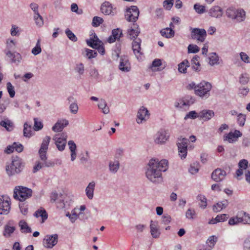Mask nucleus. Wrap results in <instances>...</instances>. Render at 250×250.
I'll return each instance as SVG.
<instances>
[{"instance_id": "b1692460", "label": "nucleus", "mask_w": 250, "mask_h": 250, "mask_svg": "<svg viewBox=\"0 0 250 250\" xmlns=\"http://www.w3.org/2000/svg\"><path fill=\"white\" fill-rule=\"evenodd\" d=\"M122 30L120 28L114 29L112 31L111 35L108 38V42L111 43L114 42L116 40H119L122 37Z\"/></svg>"}, {"instance_id": "ddd939ff", "label": "nucleus", "mask_w": 250, "mask_h": 250, "mask_svg": "<svg viewBox=\"0 0 250 250\" xmlns=\"http://www.w3.org/2000/svg\"><path fill=\"white\" fill-rule=\"evenodd\" d=\"M141 42L142 40L140 38H135L132 42L133 53L138 60L141 59V56L143 55L141 48Z\"/></svg>"}, {"instance_id": "6e6552de", "label": "nucleus", "mask_w": 250, "mask_h": 250, "mask_svg": "<svg viewBox=\"0 0 250 250\" xmlns=\"http://www.w3.org/2000/svg\"><path fill=\"white\" fill-rule=\"evenodd\" d=\"M188 143L189 140L188 139L182 137L178 138L176 145L178 147L179 155L182 159H185L187 155Z\"/></svg>"}, {"instance_id": "20e7f679", "label": "nucleus", "mask_w": 250, "mask_h": 250, "mask_svg": "<svg viewBox=\"0 0 250 250\" xmlns=\"http://www.w3.org/2000/svg\"><path fill=\"white\" fill-rule=\"evenodd\" d=\"M211 88L212 85L210 83L202 81L197 84L195 94L202 99H207L210 96Z\"/></svg>"}, {"instance_id": "e433bc0d", "label": "nucleus", "mask_w": 250, "mask_h": 250, "mask_svg": "<svg viewBox=\"0 0 250 250\" xmlns=\"http://www.w3.org/2000/svg\"><path fill=\"white\" fill-rule=\"evenodd\" d=\"M199 59V57L196 55L191 60V67L194 70L197 72L201 70Z\"/></svg>"}, {"instance_id": "5701e85b", "label": "nucleus", "mask_w": 250, "mask_h": 250, "mask_svg": "<svg viewBox=\"0 0 250 250\" xmlns=\"http://www.w3.org/2000/svg\"><path fill=\"white\" fill-rule=\"evenodd\" d=\"M113 7L111 3L108 1H104L101 6V11L102 13L105 15H114Z\"/></svg>"}, {"instance_id": "79ce46f5", "label": "nucleus", "mask_w": 250, "mask_h": 250, "mask_svg": "<svg viewBox=\"0 0 250 250\" xmlns=\"http://www.w3.org/2000/svg\"><path fill=\"white\" fill-rule=\"evenodd\" d=\"M208 59L209 63L211 66L219 63V57L216 53L212 52L209 53L208 56Z\"/></svg>"}, {"instance_id": "4c0bfd02", "label": "nucleus", "mask_w": 250, "mask_h": 250, "mask_svg": "<svg viewBox=\"0 0 250 250\" xmlns=\"http://www.w3.org/2000/svg\"><path fill=\"white\" fill-rule=\"evenodd\" d=\"M0 125L4 127L6 130L10 131L13 129L14 124L10 120L7 119L0 122Z\"/></svg>"}, {"instance_id": "9d476101", "label": "nucleus", "mask_w": 250, "mask_h": 250, "mask_svg": "<svg viewBox=\"0 0 250 250\" xmlns=\"http://www.w3.org/2000/svg\"><path fill=\"white\" fill-rule=\"evenodd\" d=\"M191 37L192 39L196 40L198 42H203L207 37V32L203 28H192Z\"/></svg>"}, {"instance_id": "39448f33", "label": "nucleus", "mask_w": 250, "mask_h": 250, "mask_svg": "<svg viewBox=\"0 0 250 250\" xmlns=\"http://www.w3.org/2000/svg\"><path fill=\"white\" fill-rule=\"evenodd\" d=\"M227 16L235 20L236 21L240 22L244 21L246 18V12L242 8H235L233 7L228 8L226 10Z\"/></svg>"}, {"instance_id": "f03ea898", "label": "nucleus", "mask_w": 250, "mask_h": 250, "mask_svg": "<svg viewBox=\"0 0 250 250\" xmlns=\"http://www.w3.org/2000/svg\"><path fill=\"white\" fill-rule=\"evenodd\" d=\"M23 167L24 165L20 158L13 157L11 163L6 164L5 168L6 173L9 176L19 174L22 171Z\"/></svg>"}, {"instance_id": "7ed1b4c3", "label": "nucleus", "mask_w": 250, "mask_h": 250, "mask_svg": "<svg viewBox=\"0 0 250 250\" xmlns=\"http://www.w3.org/2000/svg\"><path fill=\"white\" fill-rule=\"evenodd\" d=\"M50 201L56 202L57 207L61 209L70 206L71 200L66 194H58L56 192H52L50 195Z\"/></svg>"}, {"instance_id": "473e14b6", "label": "nucleus", "mask_w": 250, "mask_h": 250, "mask_svg": "<svg viewBox=\"0 0 250 250\" xmlns=\"http://www.w3.org/2000/svg\"><path fill=\"white\" fill-rule=\"evenodd\" d=\"M20 230L22 233H28L32 232V229L27 223L24 220H21L19 223Z\"/></svg>"}, {"instance_id": "a18cd8bd", "label": "nucleus", "mask_w": 250, "mask_h": 250, "mask_svg": "<svg viewBox=\"0 0 250 250\" xmlns=\"http://www.w3.org/2000/svg\"><path fill=\"white\" fill-rule=\"evenodd\" d=\"M50 140V137L48 136H45L42 140L41 147L39 150L47 151Z\"/></svg>"}, {"instance_id": "0eeeda50", "label": "nucleus", "mask_w": 250, "mask_h": 250, "mask_svg": "<svg viewBox=\"0 0 250 250\" xmlns=\"http://www.w3.org/2000/svg\"><path fill=\"white\" fill-rule=\"evenodd\" d=\"M194 102V98L190 95H186L177 100V101L175 102L174 106L176 108L187 110Z\"/></svg>"}, {"instance_id": "37998d69", "label": "nucleus", "mask_w": 250, "mask_h": 250, "mask_svg": "<svg viewBox=\"0 0 250 250\" xmlns=\"http://www.w3.org/2000/svg\"><path fill=\"white\" fill-rule=\"evenodd\" d=\"M238 215L242 216V222L244 224L250 225V214L241 210L238 212Z\"/></svg>"}, {"instance_id": "f3484780", "label": "nucleus", "mask_w": 250, "mask_h": 250, "mask_svg": "<svg viewBox=\"0 0 250 250\" xmlns=\"http://www.w3.org/2000/svg\"><path fill=\"white\" fill-rule=\"evenodd\" d=\"M227 172L224 170L217 168L213 171L211 178L216 182L222 181L226 177Z\"/></svg>"}, {"instance_id": "bb28decb", "label": "nucleus", "mask_w": 250, "mask_h": 250, "mask_svg": "<svg viewBox=\"0 0 250 250\" xmlns=\"http://www.w3.org/2000/svg\"><path fill=\"white\" fill-rule=\"evenodd\" d=\"M208 14L212 17L219 18L222 16L223 10L220 6H214L209 9Z\"/></svg>"}, {"instance_id": "cd10ccee", "label": "nucleus", "mask_w": 250, "mask_h": 250, "mask_svg": "<svg viewBox=\"0 0 250 250\" xmlns=\"http://www.w3.org/2000/svg\"><path fill=\"white\" fill-rule=\"evenodd\" d=\"M68 125V121L67 120L58 121L52 127V129L56 132H61Z\"/></svg>"}, {"instance_id": "c756f323", "label": "nucleus", "mask_w": 250, "mask_h": 250, "mask_svg": "<svg viewBox=\"0 0 250 250\" xmlns=\"http://www.w3.org/2000/svg\"><path fill=\"white\" fill-rule=\"evenodd\" d=\"M120 167L119 161L115 160L110 161L109 163V169L112 173H116L118 171Z\"/></svg>"}, {"instance_id": "1a4fd4ad", "label": "nucleus", "mask_w": 250, "mask_h": 250, "mask_svg": "<svg viewBox=\"0 0 250 250\" xmlns=\"http://www.w3.org/2000/svg\"><path fill=\"white\" fill-rule=\"evenodd\" d=\"M139 11L136 6H131L126 9L125 14L126 20L129 22H135L138 19Z\"/></svg>"}, {"instance_id": "09e8293b", "label": "nucleus", "mask_w": 250, "mask_h": 250, "mask_svg": "<svg viewBox=\"0 0 250 250\" xmlns=\"http://www.w3.org/2000/svg\"><path fill=\"white\" fill-rule=\"evenodd\" d=\"M75 71L80 76L83 75L85 71L84 64L82 62H79L76 64Z\"/></svg>"}, {"instance_id": "8fccbe9b", "label": "nucleus", "mask_w": 250, "mask_h": 250, "mask_svg": "<svg viewBox=\"0 0 250 250\" xmlns=\"http://www.w3.org/2000/svg\"><path fill=\"white\" fill-rule=\"evenodd\" d=\"M34 20L35 21L36 25L39 27H41L43 24V20L42 17L39 13L34 14Z\"/></svg>"}, {"instance_id": "f704fd0d", "label": "nucleus", "mask_w": 250, "mask_h": 250, "mask_svg": "<svg viewBox=\"0 0 250 250\" xmlns=\"http://www.w3.org/2000/svg\"><path fill=\"white\" fill-rule=\"evenodd\" d=\"M87 45L91 47H96L98 44L102 43L101 41L99 40L96 35H94L93 38H90L86 40Z\"/></svg>"}, {"instance_id": "680f3d73", "label": "nucleus", "mask_w": 250, "mask_h": 250, "mask_svg": "<svg viewBox=\"0 0 250 250\" xmlns=\"http://www.w3.org/2000/svg\"><path fill=\"white\" fill-rule=\"evenodd\" d=\"M104 21L103 19L99 17L95 16L93 18L92 25L94 27H98Z\"/></svg>"}, {"instance_id": "5fc2aeb1", "label": "nucleus", "mask_w": 250, "mask_h": 250, "mask_svg": "<svg viewBox=\"0 0 250 250\" xmlns=\"http://www.w3.org/2000/svg\"><path fill=\"white\" fill-rule=\"evenodd\" d=\"M42 52V48L41 46L40 40H38L36 44V46L32 49V53L36 56Z\"/></svg>"}, {"instance_id": "13d9d810", "label": "nucleus", "mask_w": 250, "mask_h": 250, "mask_svg": "<svg viewBox=\"0 0 250 250\" xmlns=\"http://www.w3.org/2000/svg\"><path fill=\"white\" fill-rule=\"evenodd\" d=\"M34 129L35 131H39L43 128V124L41 121H39L37 118H34Z\"/></svg>"}, {"instance_id": "f8f14e48", "label": "nucleus", "mask_w": 250, "mask_h": 250, "mask_svg": "<svg viewBox=\"0 0 250 250\" xmlns=\"http://www.w3.org/2000/svg\"><path fill=\"white\" fill-rule=\"evenodd\" d=\"M169 137L167 131L164 129H160L155 135L154 142L157 144H163L166 142Z\"/></svg>"}, {"instance_id": "e2e57ef3", "label": "nucleus", "mask_w": 250, "mask_h": 250, "mask_svg": "<svg viewBox=\"0 0 250 250\" xmlns=\"http://www.w3.org/2000/svg\"><path fill=\"white\" fill-rule=\"evenodd\" d=\"M65 33L67 37L71 41L75 42L78 40L77 37L69 29L67 28L65 30Z\"/></svg>"}, {"instance_id": "58836bf2", "label": "nucleus", "mask_w": 250, "mask_h": 250, "mask_svg": "<svg viewBox=\"0 0 250 250\" xmlns=\"http://www.w3.org/2000/svg\"><path fill=\"white\" fill-rule=\"evenodd\" d=\"M98 106L104 114H108L109 112V108L107 106L106 102L104 99H101L100 100Z\"/></svg>"}, {"instance_id": "bf43d9fd", "label": "nucleus", "mask_w": 250, "mask_h": 250, "mask_svg": "<svg viewBox=\"0 0 250 250\" xmlns=\"http://www.w3.org/2000/svg\"><path fill=\"white\" fill-rule=\"evenodd\" d=\"M20 28L16 25H12L11 29L10 30V34L12 36H19L21 33Z\"/></svg>"}, {"instance_id": "052dcab7", "label": "nucleus", "mask_w": 250, "mask_h": 250, "mask_svg": "<svg viewBox=\"0 0 250 250\" xmlns=\"http://www.w3.org/2000/svg\"><path fill=\"white\" fill-rule=\"evenodd\" d=\"M194 9L195 11L199 14H202L206 11L205 6L200 5L199 3H196L194 5Z\"/></svg>"}, {"instance_id": "2f4dec72", "label": "nucleus", "mask_w": 250, "mask_h": 250, "mask_svg": "<svg viewBox=\"0 0 250 250\" xmlns=\"http://www.w3.org/2000/svg\"><path fill=\"white\" fill-rule=\"evenodd\" d=\"M52 166V163H42L40 161H38L36 162V164L33 167V172L34 173H36L43 167H49Z\"/></svg>"}, {"instance_id": "3c124183", "label": "nucleus", "mask_w": 250, "mask_h": 250, "mask_svg": "<svg viewBox=\"0 0 250 250\" xmlns=\"http://www.w3.org/2000/svg\"><path fill=\"white\" fill-rule=\"evenodd\" d=\"M9 104V100L7 98L0 100V114L2 113L6 109Z\"/></svg>"}, {"instance_id": "774afa93", "label": "nucleus", "mask_w": 250, "mask_h": 250, "mask_svg": "<svg viewBox=\"0 0 250 250\" xmlns=\"http://www.w3.org/2000/svg\"><path fill=\"white\" fill-rule=\"evenodd\" d=\"M195 215L196 212L194 209L188 208L186 212V216L187 218L189 219H193Z\"/></svg>"}, {"instance_id": "7c9ffc66", "label": "nucleus", "mask_w": 250, "mask_h": 250, "mask_svg": "<svg viewBox=\"0 0 250 250\" xmlns=\"http://www.w3.org/2000/svg\"><path fill=\"white\" fill-rule=\"evenodd\" d=\"M228 205L229 202L227 200L218 202L213 206V210L215 212H219L223 208H226Z\"/></svg>"}, {"instance_id": "412c9836", "label": "nucleus", "mask_w": 250, "mask_h": 250, "mask_svg": "<svg viewBox=\"0 0 250 250\" xmlns=\"http://www.w3.org/2000/svg\"><path fill=\"white\" fill-rule=\"evenodd\" d=\"M149 114L148 110L145 107L142 106L138 110L136 122L138 124H141L146 120V118L148 117Z\"/></svg>"}, {"instance_id": "c9c22d12", "label": "nucleus", "mask_w": 250, "mask_h": 250, "mask_svg": "<svg viewBox=\"0 0 250 250\" xmlns=\"http://www.w3.org/2000/svg\"><path fill=\"white\" fill-rule=\"evenodd\" d=\"M161 35L166 38H170L174 36L175 32L171 28H166L161 30Z\"/></svg>"}, {"instance_id": "72a5a7b5", "label": "nucleus", "mask_w": 250, "mask_h": 250, "mask_svg": "<svg viewBox=\"0 0 250 250\" xmlns=\"http://www.w3.org/2000/svg\"><path fill=\"white\" fill-rule=\"evenodd\" d=\"M87 45L91 47H96L98 44L102 43L101 41L99 40L96 35H94L93 38H90L86 40Z\"/></svg>"}, {"instance_id": "c03bdc74", "label": "nucleus", "mask_w": 250, "mask_h": 250, "mask_svg": "<svg viewBox=\"0 0 250 250\" xmlns=\"http://www.w3.org/2000/svg\"><path fill=\"white\" fill-rule=\"evenodd\" d=\"M189 66V62L187 60H184L178 65V71L183 73L187 72V67Z\"/></svg>"}, {"instance_id": "2eb2a0df", "label": "nucleus", "mask_w": 250, "mask_h": 250, "mask_svg": "<svg viewBox=\"0 0 250 250\" xmlns=\"http://www.w3.org/2000/svg\"><path fill=\"white\" fill-rule=\"evenodd\" d=\"M67 137L66 133H62L60 136H56L54 138L55 144L59 150L62 151L64 149L66 144Z\"/></svg>"}, {"instance_id": "864d4df0", "label": "nucleus", "mask_w": 250, "mask_h": 250, "mask_svg": "<svg viewBox=\"0 0 250 250\" xmlns=\"http://www.w3.org/2000/svg\"><path fill=\"white\" fill-rule=\"evenodd\" d=\"M6 88L9 96L11 98H13L15 95V88L10 82L7 83Z\"/></svg>"}, {"instance_id": "0e129e2a", "label": "nucleus", "mask_w": 250, "mask_h": 250, "mask_svg": "<svg viewBox=\"0 0 250 250\" xmlns=\"http://www.w3.org/2000/svg\"><path fill=\"white\" fill-rule=\"evenodd\" d=\"M246 119V116L245 114L240 113L237 115V122L241 126L244 125Z\"/></svg>"}, {"instance_id": "ea45409f", "label": "nucleus", "mask_w": 250, "mask_h": 250, "mask_svg": "<svg viewBox=\"0 0 250 250\" xmlns=\"http://www.w3.org/2000/svg\"><path fill=\"white\" fill-rule=\"evenodd\" d=\"M32 135L31 125L25 123L23 125V136L26 138H30Z\"/></svg>"}, {"instance_id": "f257e3e1", "label": "nucleus", "mask_w": 250, "mask_h": 250, "mask_svg": "<svg viewBox=\"0 0 250 250\" xmlns=\"http://www.w3.org/2000/svg\"><path fill=\"white\" fill-rule=\"evenodd\" d=\"M168 168V162L164 159L159 161L157 159H151L146 171L147 179L152 183H157L162 178V172L166 171Z\"/></svg>"}, {"instance_id": "a878e982", "label": "nucleus", "mask_w": 250, "mask_h": 250, "mask_svg": "<svg viewBox=\"0 0 250 250\" xmlns=\"http://www.w3.org/2000/svg\"><path fill=\"white\" fill-rule=\"evenodd\" d=\"M214 115L213 110L204 109L201 111L198 114V118L203 119L205 121L209 120Z\"/></svg>"}, {"instance_id": "aec40b11", "label": "nucleus", "mask_w": 250, "mask_h": 250, "mask_svg": "<svg viewBox=\"0 0 250 250\" xmlns=\"http://www.w3.org/2000/svg\"><path fill=\"white\" fill-rule=\"evenodd\" d=\"M13 222L9 221L4 226L2 232L3 235L6 238H9L16 230V227L13 225Z\"/></svg>"}, {"instance_id": "49530a36", "label": "nucleus", "mask_w": 250, "mask_h": 250, "mask_svg": "<svg viewBox=\"0 0 250 250\" xmlns=\"http://www.w3.org/2000/svg\"><path fill=\"white\" fill-rule=\"evenodd\" d=\"M196 198L198 201L200 202L199 204L200 208L205 209L207 206V199L206 197L203 195L199 194Z\"/></svg>"}, {"instance_id": "9b49d317", "label": "nucleus", "mask_w": 250, "mask_h": 250, "mask_svg": "<svg viewBox=\"0 0 250 250\" xmlns=\"http://www.w3.org/2000/svg\"><path fill=\"white\" fill-rule=\"evenodd\" d=\"M10 199L5 196H0V215H7L10 210Z\"/></svg>"}, {"instance_id": "423d86ee", "label": "nucleus", "mask_w": 250, "mask_h": 250, "mask_svg": "<svg viewBox=\"0 0 250 250\" xmlns=\"http://www.w3.org/2000/svg\"><path fill=\"white\" fill-rule=\"evenodd\" d=\"M32 194V190L31 189L18 186L14 189L13 196L15 199L22 202L31 197Z\"/></svg>"}, {"instance_id": "603ef678", "label": "nucleus", "mask_w": 250, "mask_h": 250, "mask_svg": "<svg viewBox=\"0 0 250 250\" xmlns=\"http://www.w3.org/2000/svg\"><path fill=\"white\" fill-rule=\"evenodd\" d=\"M243 220L242 219V216H239L237 214V215L235 217H232L229 219V224L230 225H234L238 224L239 223H242Z\"/></svg>"}, {"instance_id": "de8ad7c7", "label": "nucleus", "mask_w": 250, "mask_h": 250, "mask_svg": "<svg viewBox=\"0 0 250 250\" xmlns=\"http://www.w3.org/2000/svg\"><path fill=\"white\" fill-rule=\"evenodd\" d=\"M34 216L36 217H41L43 222L46 220L48 217L47 213L44 209L37 210L34 213Z\"/></svg>"}, {"instance_id": "4468645a", "label": "nucleus", "mask_w": 250, "mask_h": 250, "mask_svg": "<svg viewBox=\"0 0 250 250\" xmlns=\"http://www.w3.org/2000/svg\"><path fill=\"white\" fill-rule=\"evenodd\" d=\"M58 240V236L56 234L46 235L43 240V245L45 248H52L57 244Z\"/></svg>"}, {"instance_id": "dca6fc26", "label": "nucleus", "mask_w": 250, "mask_h": 250, "mask_svg": "<svg viewBox=\"0 0 250 250\" xmlns=\"http://www.w3.org/2000/svg\"><path fill=\"white\" fill-rule=\"evenodd\" d=\"M248 161L246 159H242L240 160L238 163L239 169L236 171L237 178L240 180L239 177L242 176L243 173V170L247 171L249 169L250 170V164L248 165Z\"/></svg>"}, {"instance_id": "393cba45", "label": "nucleus", "mask_w": 250, "mask_h": 250, "mask_svg": "<svg viewBox=\"0 0 250 250\" xmlns=\"http://www.w3.org/2000/svg\"><path fill=\"white\" fill-rule=\"evenodd\" d=\"M5 53L6 56L10 59L11 62L16 64L21 62L22 58L20 53L18 52L12 53L10 51H7Z\"/></svg>"}, {"instance_id": "69168bd1", "label": "nucleus", "mask_w": 250, "mask_h": 250, "mask_svg": "<svg viewBox=\"0 0 250 250\" xmlns=\"http://www.w3.org/2000/svg\"><path fill=\"white\" fill-rule=\"evenodd\" d=\"M124 153V149L122 148L119 147L116 149L115 154H114V158L115 160H119V159L121 158Z\"/></svg>"}, {"instance_id": "338daca9", "label": "nucleus", "mask_w": 250, "mask_h": 250, "mask_svg": "<svg viewBox=\"0 0 250 250\" xmlns=\"http://www.w3.org/2000/svg\"><path fill=\"white\" fill-rule=\"evenodd\" d=\"M249 76L247 73H244L241 74L240 79H239V82L242 84H246L249 81Z\"/></svg>"}, {"instance_id": "6ab92c4d", "label": "nucleus", "mask_w": 250, "mask_h": 250, "mask_svg": "<svg viewBox=\"0 0 250 250\" xmlns=\"http://www.w3.org/2000/svg\"><path fill=\"white\" fill-rule=\"evenodd\" d=\"M242 134L239 130H235L234 132H230L224 136V140L227 141L229 143H232L237 140V138L241 137Z\"/></svg>"}, {"instance_id": "4be33fe9", "label": "nucleus", "mask_w": 250, "mask_h": 250, "mask_svg": "<svg viewBox=\"0 0 250 250\" xmlns=\"http://www.w3.org/2000/svg\"><path fill=\"white\" fill-rule=\"evenodd\" d=\"M140 33V29L137 24H133L132 27L129 28L127 30V38L131 40H134Z\"/></svg>"}, {"instance_id": "6e6d98bb", "label": "nucleus", "mask_w": 250, "mask_h": 250, "mask_svg": "<svg viewBox=\"0 0 250 250\" xmlns=\"http://www.w3.org/2000/svg\"><path fill=\"white\" fill-rule=\"evenodd\" d=\"M217 241V237H215L214 235H212L208 239L207 241V244L208 245V247L210 249H212L215 243Z\"/></svg>"}, {"instance_id": "a211bd4d", "label": "nucleus", "mask_w": 250, "mask_h": 250, "mask_svg": "<svg viewBox=\"0 0 250 250\" xmlns=\"http://www.w3.org/2000/svg\"><path fill=\"white\" fill-rule=\"evenodd\" d=\"M119 68L122 71L125 72H127L130 71V64L128 57L126 56H122L120 57Z\"/></svg>"}, {"instance_id": "4d7b16f0", "label": "nucleus", "mask_w": 250, "mask_h": 250, "mask_svg": "<svg viewBox=\"0 0 250 250\" xmlns=\"http://www.w3.org/2000/svg\"><path fill=\"white\" fill-rule=\"evenodd\" d=\"M85 56L89 59L94 58L97 56V53L94 50L86 48L85 50Z\"/></svg>"}, {"instance_id": "a19ab883", "label": "nucleus", "mask_w": 250, "mask_h": 250, "mask_svg": "<svg viewBox=\"0 0 250 250\" xmlns=\"http://www.w3.org/2000/svg\"><path fill=\"white\" fill-rule=\"evenodd\" d=\"M227 214H222L217 215L215 218H212L209 222L210 224H214L218 222H224L227 219Z\"/></svg>"}, {"instance_id": "c85d7f7f", "label": "nucleus", "mask_w": 250, "mask_h": 250, "mask_svg": "<svg viewBox=\"0 0 250 250\" xmlns=\"http://www.w3.org/2000/svg\"><path fill=\"white\" fill-rule=\"evenodd\" d=\"M95 187V182L92 181L89 183L85 189V193L89 199L91 200L93 198L94 191Z\"/></svg>"}]
</instances>
